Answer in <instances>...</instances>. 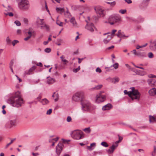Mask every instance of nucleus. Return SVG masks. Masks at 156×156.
I'll list each match as a JSON object with an SVG mask.
<instances>
[{"label":"nucleus","instance_id":"obj_1","mask_svg":"<svg viewBox=\"0 0 156 156\" xmlns=\"http://www.w3.org/2000/svg\"><path fill=\"white\" fill-rule=\"evenodd\" d=\"M9 101L11 105L16 107L21 106L23 103V101L21 98L20 92L18 91L15 93V95L9 99Z\"/></svg>","mask_w":156,"mask_h":156},{"label":"nucleus","instance_id":"obj_2","mask_svg":"<svg viewBox=\"0 0 156 156\" xmlns=\"http://www.w3.org/2000/svg\"><path fill=\"white\" fill-rule=\"evenodd\" d=\"M132 91L128 92L127 90H124V92L125 94H128L133 100L136 99L139 100L140 98V94L137 90H135L134 87L130 88Z\"/></svg>","mask_w":156,"mask_h":156},{"label":"nucleus","instance_id":"obj_3","mask_svg":"<svg viewBox=\"0 0 156 156\" xmlns=\"http://www.w3.org/2000/svg\"><path fill=\"white\" fill-rule=\"evenodd\" d=\"M73 138L76 140H79L84 137V136L83 132L79 130H75L72 133Z\"/></svg>","mask_w":156,"mask_h":156},{"label":"nucleus","instance_id":"obj_4","mask_svg":"<svg viewBox=\"0 0 156 156\" xmlns=\"http://www.w3.org/2000/svg\"><path fill=\"white\" fill-rule=\"evenodd\" d=\"M82 109L84 111H90L92 109V105L89 102L82 100Z\"/></svg>","mask_w":156,"mask_h":156},{"label":"nucleus","instance_id":"obj_5","mask_svg":"<svg viewBox=\"0 0 156 156\" xmlns=\"http://www.w3.org/2000/svg\"><path fill=\"white\" fill-rule=\"evenodd\" d=\"M43 20V19L37 18L36 22L37 25L38 27H40L41 29H45L47 30H48L49 29V26L44 23Z\"/></svg>","mask_w":156,"mask_h":156},{"label":"nucleus","instance_id":"obj_6","mask_svg":"<svg viewBox=\"0 0 156 156\" xmlns=\"http://www.w3.org/2000/svg\"><path fill=\"white\" fill-rule=\"evenodd\" d=\"M18 7L20 9L27 10L30 7L29 2L28 0H21L18 4Z\"/></svg>","mask_w":156,"mask_h":156},{"label":"nucleus","instance_id":"obj_7","mask_svg":"<svg viewBox=\"0 0 156 156\" xmlns=\"http://www.w3.org/2000/svg\"><path fill=\"white\" fill-rule=\"evenodd\" d=\"M109 23L111 25H113L115 23H119L121 21V18L118 15L112 16L109 19Z\"/></svg>","mask_w":156,"mask_h":156},{"label":"nucleus","instance_id":"obj_8","mask_svg":"<svg viewBox=\"0 0 156 156\" xmlns=\"http://www.w3.org/2000/svg\"><path fill=\"white\" fill-rule=\"evenodd\" d=\"M83 96V93L81 92H77L73 95L72 100L75 102H78L81 100Z\"/></svg>","mask_w":156,"mask_h":156},{"label":"nucleus","instance_id":"obj_9","mask_svg":"<svg viewBox=\"0 0 156 156\" xmlns=\"http://www.w3.org/2000/svg\"><path fill=\"white\" fill-rule=\"evenodd\" d=\"M16 120L15 119L10 120L6 123L5 126L7 128H11L16 126Z\"/></svg>","mask_w":156,"mask_h":156},{"label":"nucleus","instance_id":"obj_10","mask_svg":"<svg viewBox=\"0 0 156 156\" xmlns=\"http://www.w3.org/2000/svg\"><path fill=\"white\" fill-rule=\"evenodd\" d=\"M120 142V140H118L116 141L115 144H113L111 147H110L109 149L107 150V152L109 154H111L112 153L115 149L118 146V143Z\"/></svg>","mask_w":156,"mask_h":156},{"label":"nucleus","instance_id":"obj_11","mask_svg":"<svg viewBox=\"0 0 156 156\" xmlns=\"http://www.w3.org/2000/svg\"><path fill=\"white\" fill-rule=\"evenodd\" d=\"M102 92H103L101 91L99 94L96 96V102L98 103L103 102L105 99V95H102Z\"/></svg>","mask_w":156,"mask_h":156},{"label":"nucleus","instance_id":"obj_12","mask_svg":"<svg viewBox=\"0 0 156 156\" xmlns=\"http://www.w3.org/2000/svg\"><path fill=\"white\" fill-rule=\"evenodd\" d=\"M64 145L61 143H59L56 147V152L58 155H59L61 153Z\"/></svg>","mask_w":156,"mask_h":156},{"label":"nucleus","instance_id":"obj_13","mask_svg":"<svg viewBox=\"0 0 156 156\" xmlns=\"http://www.w3.org/2000/svg\"><path fill=\"white\" fill-rule=\"evenodd\" d=\"M131 52H133V54L139 57L140 58H144L146 56V54L145 52H137L136 50L134 49Z\"/></svg>","mask_w":156,"mask_h":156},{"label":"nucleus","instance_id":"obj_14","mask_svg":"<svg viewBox=\"0 0 156 156\" xmlns=\"http://www.w3.org/2000/svg\"><path fill=\"white\" fill-rule=\"evenodd\" d=\"M94 9L97 14L100 15L103 14L104 9L102 7L98 6L94 7Z\"/></svg>","mask_w":156,"mask_h":156},{"label":"nucleus","instance_id":"obj_15","mask_svg":"<svg viewBox=\"0 0 156 156\" xmlns=\"http://www.w3.org/2000/svg\"><path fill=\"white\" fill-rule=\"evenodd\" d=\"M86 22L87 24L85 27V28L90 32H93L94 31V28H95L94 24L92 23H89L87 21Z\"/></svg>","mask_w":156,"mask_h":156},{"label":"nucleus","instance_id":"obj_16","mask_svg":"<svg viewBox=\"0 0 156 156\" xmlns=\"http://www.w3.org/2000/svg\"><path fill=\"white\" fill-rule=\"evenodd\" d=\"M149 46L150 49L152 51H156V39L153 41H151Z\"/></svg>","mask_w":156,"mask_h":156},{"label":"nucleus","instance_id":"obj_17","mask_svg":"<svg viewBox=\"0 0 156 156\" xmlns=\"http://www.w3.org/2000/svg\"><path fill=\"white\" fill-rule=\"evenodd\" d=\"M36 66H34L30 68L28 70L25 71V75H30L33 74V71L36 68Z\"/></svg>","mask_w":156,"mask_h":156},{"label":"nucleus","instance_id":"obj_18","mask_svg":"<svg viewBox=\"0 0 156 156\" xmlns=\"http://www.w3.org/2000/svg\"><path fill=\"white\" fill-rule=\"evenodd\" d=\"M148 84L151 86L156 85V81L153 79H149L147 80Z\"/></svg>","mask_w":156,"mask_h":156},{"label":"nucleus","instance_id":"obj_19","mask_svg":"<svg viewBox=\"0 0 156 156\" xmlns=\"http://www.w3.org/2000/svg\"><path fill=\"white\" fill-rule=\"evenodd\" d=\"M133 71L135 72L136 74L139 75L143 76L146 74V73L144 71H142L135 69H133Z\"/></svg>","mask_w":156,"mask_h":156},{"label":"nucleus","instance_id":"obj_20","mask_svg":"<svg viewBox=\"0 0 156 156\" xmlns=\"http://www.w3.org/2000/svg\"><path fill=\"white\" fill-rule=\"evenodd\" d=\"M112 107V105L111 104L108 103L103 107L102 110L104 111L108 110L111 109Z\"/></svg>","mask_w":156,"mask_h":156},{"label":"nucleus","instance_id":"obj_21","mask_svg":"<svg viewBox=\"0 0 156 156\" xmlns=\"http://www.w3.org/2000/svg\"><path fill=\"white\" fill-rule=\"evenodd\" d=\"M148 93L151 95L154 96L156 94V88H152L149 91Z\"/></svg>","mask_w":156,"mask_h":156},{"label":"nucleus","instance_id":"obj_22","mask_svg":"<svg viewBox=\"0 0 156 156\" xmlns=\"http://www.w3.org/2000/svg\"><path fill=\"white\" fill-rule=\"evenodd\" d=\"M70 22L73 24V26L74 27H77V23L76 22L74 17H72L70 20Z\"/></svg>","mask_w":156,"mask_h":156},{"label":"nucleus","instance_id":"obj_23","mask_svg":"<svg viewBox=\"0 0 156 156\" xmlns=\"http://www.w3.org/2000/svg\"><path fill=\"white\" fill-rule=\"evenodd\" d=\"M113 37L112 36L108 35L106 38L105 39L103 40L104 43L106 44L108 43L110 40Z\"/></svg>","mask_w":156,"mask_h":156},{"label":"nucleus","instance_id":"obj_24","mask_svg":"<svg viewBox=\"0 0 156 156\" xmlns=\"http://www.w3.org/2000/svg\"><path fill=\"white\" fill-rule=\"evenodd\" d=\"M46 83L48 84H51L55 82L56 81L55 79H47Z\"/></svg>","mask_w":156,"mask_h":156},{"label":"nucleus","instance_id":"obj_25","mask_svg":"<svg viewBox=\"0 0 156 156\" xmlns=\"http://www.w3.org/2000/svg\"><path fill=\"white\" fill-rule=\"evenodd\" d=\"M95 145L96 144L95 143H92L90 144V146H87V148L89 150L92 151L94 148Z\"/></svg>","mask_w":156,"mask_h":156},{"label":"nucleus","instance_id":"obj_26","mask_svg":"<svg viewBox=\"0 0 156 156\" xmlns=\"http://www.w3.org/2000/svg\"><path fill=\"white\" fill-rule=\"evenodd\" d=\"M149 122L150 123H154L156 122V119L153 116L150 115L149 116Z\"/></svg>","mask_w":156,"mask_h":156},{"label":"nucleus","instance_id":"obj_27","mask_svg":"<svg viewBox=\"0 0 156 156\" xmlns=\"http://www.w3.org/2000/svg\"><path fill=\"white\" fill-rule=\"evenodd\" d=\"M108 81L113 83H115L119 81V79H108Z\"/></svg>","mask_w":156,"mask_h":156},{"label":"nucleus","instance_id":"obj_28","mask_svg":"<svg viewBox=\"0 0 156 156\" xmlns=\"http://www.w3.org/2000/svg\"><path fill=\"white\" fill-rule=\"evenodd\" d=\"M102 87V85H99L96 86L95 87L89 89L90 90H98L101 88Z\"/></svg>","mask_w":156,"mask_h":156},{"label":"nucleus","instance_id":"obj_29","mask_svg":"<svg viewBox=\"0 0 156 156\" xmlns=\"http://www.w3.org/2000/svg\"><path fill=\"white\" fill-rule=\"evenodd\" d=\"M41 102L43 105L47 104L49 103V101L46 98H44L42 100Z\"/></svg>","mask_w":156,"mask_h":156},{"label":"nucleus","instance_id":"obj_30","mask_svg":"<svg viewBox=\"0 0 156 156\" xmlns=\"http://www.w3.org/2000/svg\"><path fill=\"white\" fill-rule=\"evenodd\" d=\"M56 9L58 12H59L61 13H62V12L64 11V9L63 8H56Z\"/></svg>","mask_w":156,"mask_h":156},{"label":"nucleus","instance_id":"obj_31","mask_svg":"<svg viewBox=\"0 0 156 156\" xmlns=\"http://www.w3.org/2000/svg\"><path fill=\"white\" fill-rule=\"evenodd\" d=\"M13 60H11L9 64V68L11 70L12 73H13V71L12 69V66L13 65Z\"/></svg>","mask_w":156,"mask_h":156},{"label":"nucleus","instance_id":"obj_32","mask_svg":"<svg viewBox=\"0 0 156 156\" xmlns=\"http://www.w3.org/2000/svg\"><path fill=\"white\" fill-rule=\"evenodd\" d=\"M119 66V64L118 63H116L112 65L110 67H113L115 69H117L118 68Z\"/></svg>","mask_w":156,"mask_h":156},{"label":"nucleus","instance_id":"obj_33","mask_svg":"<svg viewBox=\"0 0 156 156\" xmlns=\"http://www.w3.org/2000/svg\"><path fill=\"white\" fill-rule=\"evenodd\" d=\"M101 145L105 147H108V144L105 142H102L101 143Z\"/></svg>","mask_w":156,"mask_h":156},{"label":"nucleus","instance_id":"obj_34","mask_svg":"<svg viewBox=\"0 0 156 156\" xmlns=\"http://www.w3.org/2000/svg\"><path fill=\"white\" fill-rule=\"evenodd\" d=\"M6 43L8 44H11V41L9 36L6 37Z\"/></svg>","mask_w":156,"mask_h":156},{"label":"nucleus","instance_id":"obj_35","mask_svg":"<svg viewBox=\"0 0 156 156\" xmlns=\"http://www.w3.org/2000/svg\"><path fill=\"white\" fill-rule=\"evenodd\" d=\"M16 138H14L12 140H11L10 142L6 146V147H5V148H7L15 140H16Z\"/></svg>","mask_w":156,"mask_h":156},{"label":"nucleus","instance_id":"obj_36","mask_svg":"<svg viewBox=\"0 0 156 156\" xmlns=\"http://www.w3.org/2000/svg\"><path fill=\"white\" fill-rule=\"evenodd\" d=\"M83 130L85 132L88 133H90V130L89 127L86 128L85 129H83Z\"/></svg>","mask_w":156,"mask_h":156},{"label":"nucleus","instance_id":"obj_37","mask_svg":"<svg viewBox=\"0 0 156 156\" xmlns=\"http://www.w3.org/2000/svg\"><path fill=\"white\" fill-rule=\"evenodd\" d=\"M55 98L54 99L55 101H57L58 100L59 98V96L58 94L55 93Z\"/></svg>","mask_w":156,"mask_h":156},{"label":"nucleus","instance_id":"obj_38","mask_svg":"<svg viewBox=\"0 0 156 156\" xmlns=\"http://www.w3.org/2000/svg\"><path fill=\"white\" fill-rule=\"evenodd\" d=\"M148 57L149 58H152L154 57V55L152 52H150L148 54Z\"/></svg>","mask_w":156,"mask_h":156},{"label":"nucleus","instance_id":"obj_39","mask_svg":"<svg viewBox=\"0 0 156 156\" xmlns=\"http://www.w3.org/2000/svg\"><path fill=\"white\" fill-rule=\"evenodd\" d=\"M80 69V66H79L78 68L76 69H73V71L74 73H76Z\"/></svg>","mask_w":156,"mask_h":156},{"label":"nucleus","instance_id":"obj_40","mask_svg":"<svg viewBox=\"0 0 156 156\" xmlns=\"http://www.w3.org/2000/svg\"><path fill=\"white\" fill-rule=\"evenodd\" d=\"M14 23L18 26H20L21 25V23L18 20H16L14 22Z\"/></svg>","mask_w":156,"mask_h":156},{"label":"nucleus","instance_id":"obj_41","mask_svg":"<svg viewBox=\"0 0 156 156\" xmlns=\"http://www.w3.org/2000/svg\"><path fill=\"white\" fill-rule=\"evenodd\" d=\"M44 51L47 53H49L51 51V50L50 48H47L44 49Z\"/></svg>","mask_w":156,"mask_h":156},{"label":"nucleus","instance_id":"obj_42","mask_svg":"<svg viewBox=\"0 0 156 156\" xmlns=\"http://www.w3.org/2000/svg\"><path fill=\"white\" fill-rule=\"evenodd\" d=\"M56 24L59 26H60L62 27L63 26L62 24H63V23L62 22H60L59 21H57L56 22Z\"/></svg>","mask_w":156,"mask_h":156},{"label":"nucleus","instance_id":"obj_43","mask_svg":"<svg viewBox=\"0 0 156 156\" xmlns=\"http://www.w3.org/2000/svg\"><path fill=\"white\" fill-rule=\"evenodd\" d=\"M4 14L5 15H9L10 16H13V13L12 12H8L7 13H5Z\"/></svg>","mask_w":156,"mask_h":156},{"label":"nucleus","instance_id":"obj_44","mask_svg":"<svg viewBox=\"0 0 156 156\" xmlns=\"http://www.w3.org/2000/svg\"><path fill=\"white\" fill-rule=\"evenodd\" d=\"M126 11L125 9H124V10L121 9V10H119V12H120L122 14H124L126 12Z\"/></svg>","mask_w":156,"mask_h":156},{"label":"nucleus","instance_id":"obj_45","mask_svg":"<svg viewBox=\"0 0 156 156\" xmlns=\"http://www.w3.org/2000/svg\"><path fill=\"white\" fill-rule=\"evenodd\" d=\"M95 70L96 72L97 73H101V70L99 67L97 68Z\"/></svg>","mask_w":156,"mask_h":156},{"label":"nucleus","instance_id":"obj_46","mask_svg":"<svg viewBox=\"0 0 156 156\" xmlns=\"http://www.w3.org/2000/svg\"><path fill=\"white\" fill-rule=\"evenodd\" d=\"M19 42L18 41L16 40H14L12 42L13 46H14L15 44Z\"/></svg>","mask_w":156,"mask_h":156},{"label":"nucleus","instance_id":"obj_47","mask_svg":"<svg viewBox=\"0 0 156 156\" xmlns=\"http://www.w3.org/2000/svg\"><path fill=\"white\" fill-rule=\"evenodd\" d=\"M148 77L149 78H154V77H156V76L150 74L148 75Z\"/></svg>","mask_w":156,"mask_h":156},{"label":"nucleus","instance_id":"obj_48","mask_svg":"<svg viewBox=\"0 0 156 156\" xmlns=\"http://www.w3.org/2000/svg\"><path fill=\"white\" fill-rule=\"evenodd\" d=\"M52 110L51 109H50L47 112L46 114L47 115H50L52 112Z\"/></svg>","mask_w":156,"mask_h":156},{"label":"nucleus","instance_id":"obj_49","mask_svg":"<svg viewBox=\"0 0 156 156\" xmlns=\"http://www.w3.org/2000/svg\"><path fill=\"white\" fill-rule=\"evenodd\" d=\"M117 31V30H112V32L111 33V35H109V36H112L113 37L114 36L113 34L115 33Z\"/></svg>","mask_w":156,"mask_h":156},{"label":"nucleus","instance_id":"obj_50","mask_svg":"<svg viewBox=\"0 0 156 156\" xmlns=\"http://www.w3.org/2000/svg\"><path fill=\"white\" fill-rule=\"evenodd\" d=\"M62 140L63 141V142L64 143H68L70 141V140H66L63 139H62Z\"/></svg>","mask_w":156,"mask_h":156},{"label":"nucleus","instance_id":"obj_51","mask_svg":"<svg viewBox=\"0 0 156 156\" xmlns=\"http://www.w3.org/2000/svg\"><path fill=\"white\" fill-rule=\"evenodd\" d=\"M107 3L108 4H110L111 5L113 6H114L115 4V2H107Z\"/></svg>","mask_w":156,"mask_h":156},{"label":"nucleus","instance_id":"obj_52","mask_svg":"<svg viewBox=\"0 0 156 156\" xmlns=\"http://www.w3.org/2000/svg\"><path fill=\"white\" fill-rule=\"evenodd\" d=\"M72 120L70 116H68L67 118V121L68 122H70Z\"/></svg>","mask_w":156,"mask_h":156},{"label":"nucleus","instance_id":"obj_53","mask_svg":"<svg viewBox=\"0 0 156 156\" xmlns=\"http://www.w3.org/2000/svg\"><path fill=\"white\" fill-rule=\"evenodd\" d=\"M67 11H66V12L65 13V16H66L67 15L68 16H69V15L70 16V15H71L70 13L69 12L68 10L67 9Z\"/></svg>","mask_w":156,"mask_h":156},{"label":"nucleus","instance_id":"obj_54","mask_svg":"<svg viewBox=\"0 0 156 156\" xmlns=\"http://www.w3.org/2000/svg\"><path fill=\"white\" fill-rule=\"evenodd\" d=\"M128 36H126L122 34V33L120 34V37H124L125 38L128 37Z\"/></svg>","mask_w":156,"mask_h":156},{"label":"nucleus","instance_id":"obj_55","mask_svg":"<svg viewBox=\"0 0 156 156\" xmlns=\"http://www.w3.org/2000/svg\"><path fill=\"white\" fill-rule=\"evenodd\" d=\"M122 34L121 32V30H119L118 32V34H117V36L118 37H120V34Z\"/></svg>","mask_w":156,"mask_h":156},{"label":"nucleus","instance_id":"obj_56","mask_svg":"<svg viewBox=\"0 0 156 156\" xmlns=\"http://www.w3.org/2000/svg\"><path fill=\"white\" fill-rule=\"evenodd\" d=\"M31 37V36L30 35H29L28 36H27V37L24 38V40L27 41L28 40V39H30Z\"/></svg>","mask_w":156,"mask_h":156},{"label":"nucleus","instance_id":"obj_57","mask_svg":"<svg viewBox=\"0 0 156 156\" xmlns=\"http://www.w3.org/2000/svg\"><path fill=\"white\" fill-rule=\"evenodd\" d=\"M32 155L34 156H37L39 155V154L38 153H34L33 152L32 153Z\"/></svg>","mask_w":156,"mask_h":156},{"label":"nucleus","instance_id":"obj_58","mask_svg":"<svg viewBox=\"0 0 156 156\" xmlns=\"http://www.w3.org/2000/svg\"><path fill=\"white\" fill-rule=\"evenodd\" d=\"M136 29L137 30H140L141 29V26H137L136 27Z\"/></svg>","mask_w":156,"mask_h":156},{"label":"nucleus","instance_id":"obj_59","mask_svg":"<svg viewBox=\"0 0 156 156\" xmlns=\"http://www.w3.org/2000/svg\"><path fill=\"white\" fill-rule=\"evenodd\" d=\"M57 41L58 43H61L62 41V40L61 38L58 39H57Z\"/></svg>","mask_w":156,"mask_h":156},{"label":"nucleus","instance_id":"obj_60","mask_svg":"<svg viewBox=\"0 0 156 156\" xmlns=\"http://www.w3.org/2000/svg\"><path fill=\"white\" fill-rule=\"evenodd\" d=\"M125 1L128 4H130L132 3V1L131 0H125Z\"/></svg>","mask_w":156,"mask_h":156},{"label":"nucleus","instance_id":"obj_61","mask_svg":"<svg viewBox=\"0 0 156 156\" xmlns=\"http://www.w3.org/2000/svg\"><path fill=\"white\" fill-rule=\"evenodd\" d=\"M37 65L38 66H40V67H42L43 66V65H42V63L40 62H39L38 63H37Z\"/></svg>","mask_w":156,"mask_h":156},{"label":"nucleus","instance_id":"obj_62","mask_svg":"<svg viewBox=\"0 0 156 156\" xmlns=\"http://www.w3.org/2000/svg\"><path fill=\"white\" fill-rule=\"evenodd\" d=\"M62 62H64V64H66V63L68 62V61L65 59Z\"/></svg>","mask_w":156,"mask_h":156},{"label":"nucleus","instance_id":"obj_63","mask_svg":"<svg viewBox=\"0 0 156 156\" xmlns=\"http://www.w3.org/2000/svg\"><path fill=\"white\" fill-rule=\"evenodd\" d=\"M58 139H59V138L58 137H57L55 138H54V139H52V140H55L56 142L58 140Z\"/></svg>","mask_w":156,"mask_h":156},{"label":"nucleus","instance_id":"obj_64","mask_svg":"<svg viewBox=\"0 0 156 156\" xmlns=\"http://www.w3.org/2000/svg\"><path fill=\"white\" fill-rule=\"evenodd\" d=\"M141 48V46H140L138 45H137L136 46V48L137 49H139L140 48Z\"/></svg>","mask_w":156,"mask_h":156}]
</instances>
